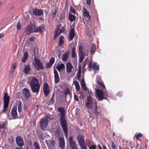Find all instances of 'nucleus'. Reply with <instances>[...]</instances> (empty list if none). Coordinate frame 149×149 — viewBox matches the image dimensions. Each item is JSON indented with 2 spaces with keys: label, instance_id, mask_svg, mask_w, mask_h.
<instances>
[{
  "label": "nucleus",
  "instance_id": "e2e57ef3",
  "mask_svg": "<svg viewBox=\"0 0 149 149\" xmlns=\"http://www.w3.org/2000/svg\"><path fill=\"white\" fill-rule=\"evenodd\" d=\"M69 142L73 141V137L72 136H70L69 137Z\"/></svg>",
  "mask_w": 149,
  "mask_h": 149
},
{
  "label": "nucleus",
  "instance_id": "052dcab7",
  "mask_svg": "<svg viewBox=\"0 0 149 149\" xmlns=\"http://www.w3.org/2000/svg\"><path fill=\"white\" fill-rule=\"evenodd\" d=\"M65 30V27H63L60 30V32L61 33L62 32H64Z\"/></svg>",
  "mask_w": 149,
  "mask_h": 149
},
{
  "label": "nucleus",
  "instance_id": "f8f14e48",
  "mask_svg": "<svg viewBox=\"0 0 149 149\" xmlns=\"http://www.w3.org/2000/svg\"><path fill=\"white\" fill-rule=\"evenodd\" d=\"M82 14L84 17H86L89 20L91 21V16L89 12L85 7L83 8Z\"/></svg>",
  "mask_w": 149,
  "mask_h": 149
},
{
  "label": "nucleus",
  "instance_id": "7ed1b4c3",
  "mask_svg": "<svg viewBox=\"0 0 149 149\" xmlns=\"http://www.w3.org/2000/svg\"><path fill=\"white\" fill-rule=\"evenodd\" d=\"M34 65L35 66L37 70H39L41 69L43 70L44 67L42 63L40 60L36 58V56H34Z\"/></svg>",
  "mask_w": 149,
  "mask_h": 149
},
{
  "label": "nucleus",
  "instance_id": "a211bd4d",
  "mask_svg": "<svg viewBox=\"0 0 149 149\" xmlns=\"http://www.w3.org/2000/svg\"><path fill=\"white\" fill-rule=\"evenodd\" d=\"M54 82L56 83H58L59 82V77L57 71L54 69Z\"/></svg>",
  "mask_w": 149,
  "mask_h": 149
},
{
  "label": "nucleus",
  "instance_id": "de8ad7c7",
  "mask_svg": "<svg viewBox=\"0 0 149 149\" xmlns=\"http://www.w3.org/2000/svg\"><path fill=\"white\" fill-rule=\"evenodd\" d=\"M24 57L27 59L28 56V54L27 51H25L23 52V56Z\"/></svg>",
  "mask_w": 149,
  "mask_h": 149
},
{
  "label": "nucleus",
  "instance_id": "338daca9",
  "mask_svg": "<svg viewBox=\"0 0 149 149\" xmlns=\"http://www.w3.org/2000/svg\"><path fill=\"white\" fill-rule=\"evenodd\" d=\"M83 88V89L85 91H87V88L86 87V85L83 86V87H81Z\"/></svg>",
  "mask_w": 149,
  "mask_h": 149
},
{
  "label": "nucleus",
  "instance_id": "0eeeda50",
  "mask_svg": "<svg viewBox=\"0 0 149 149\" xmlns=\"http://www.w3.org/2000/svg\"><path fill=\"white\" fill-rule=\"evenodd\" d=\"M93 101L91 97L90 96H88L87 100L86 102V107L88 109H92L93 106Z\"/></svg>",
  "mask_w": 149,
  "mask_h": 149
},
{
  "label": "nucleus",
  "instance_id": "09e8293b",
  "mask_svg": "<svg viewBox=\"0 0 149 149\" xmlns=\"http://www.w3.org/2000/svg\"><path fill=\"white\" fill-rule=\"evenodd\" d=\"M89 149H96V146L95 145H92L90 146H88Z\"/></svg>",
  "mask_w": 149,
  "mask_h": 149
},
{
  "label": "nucleus",
  "instance_id": "864d4df0",
  "mask_svg": "<svg viewBox=\"0 0 149 149\" xmlns=\"http://www.w3.org/2000/svg\"><path fill=\"white\" fill-rule=\"evenodd\" d=\"M88 60H84L83 63V68H84L86 65L87 63L88 62Z\"/></svg>",
  "mask_w": 149,
  "mask_h": 149
},
{
  "label": "nucleus",
  "instance_id": "58836bf2",
  "mask_svg": "<svg viewBox=\"0 0 149 149\" xmlns=\"http://www.w3.org/2000/svg\"><path fill=\"white\" fill-rule=\"evenodd\" d=\"M74 84L75 86V88L77 91H79L80 89V86L78 81H74Z\"/></svg>",
  "mask_w": 149,
  "mask_h": 149
},
{
  "label": "nucleus",
  "instance_id": "37998d69",
  "mask_svg": "<svg viewBox=\"0 0 149 149\" xmlns=\"http://www.w3.org/2000/svg\"><path fill=\"white\" fill-rule=\"evenodd\" d=\"M142 134L141 133H139L137 134H136L135 135L134 137L136 138V140H139V138L142 137Z\"/></svg>",
  "mask_w": 149,
  "mask_h": 149
},
{
  "label": "nucleus",
  "instance_id": "2eb2a0df",
  "mask_svg": "<svg viewBox=\"0 0 149 149\" xmlns=\"http://www.w3.org/2000/svg\"><path fill=\"white\" fill-rule=\"evenodd\" d=\"M32 12L35 15L40 16L43 14V10L42 9H39L36 8H33L32 9Z\"/></svg>",
  "mask_w": 149,
  "mask_h": 149
},
{
  "label": "nucleus",
  "instance_id": "20e7f679",
  "mask_svg": "<svg viewBox=\"0 0 149 149\" xmlns=\"http://www.w3.org/2000/svg\"><path fill=\"white\" fill-rule=\"evenodd\" d=\"M10 99V97L8 95L7 92H6L4 94L3 97V112H4L8 107Z\"/></svg>",
  "mask_w": 149,
  "mask_h": 149
},
{
  "label": "nucleus",
  "instance_id": "5701e85b",
  "mask_svg": "<svg viewBox=\"0 0 149 149\" xmlns=\"http://www.w3.org/2000/svg\"><path fill=\"white\" fill-rule=\"evenodd\" d=\"M23 94L25 98L26 99H28L30 96L29 91L27 88L24 89L23 91Z\"/></svg>",
  "mask_w": 149,
  "mask_h": 149
},
{
  "label": "nucleus",
  "instance_id": "a19ab883",
  "mask_svg": "<svg viewBox=\"0 0 149 149\" xmlns=\"http://www.w3.org/2000/svg\"><path fill=\"white\" fill-rule=\"evenodd\" d=\"M33 146V149H40L39 144L36 141L34 143Z\"/></svg>",
  "mask_w": 149,
  "mask_h": 149
},
{
  "label": "nucleus",
  "instance_id": "e433bc0d",
  "mask_svg": "<svg viewBox=\"0 0 149 149\" xmlns=\"http://www.w3.org/2000/svg\"><path fill=\"white\" fill-rule=\"evenodd\" d=\"M65 18V13L64 11H61L60 14L59 19L62 21Z\"/></svg>",
  "mask_w": 149,
  "mask_h": 149
},
{
  "label": "nucleus",
  "instance_id": "cd10ccee",
  "mask_svg": "<svg viewBox=\"0 0 149 149\" xmlns=\"http://www.w3.org/2000/svg\"><path fill=\"white\" fill-rule=\"evenodd\" d=\"M96 83L101 88L103 91L104 90V89L105 90H106V88L105 86L104 83H103L102 82L97 81Z\"/></svg>",
  "mask_w": 149,
  "mask_h": 149
},
{
  "label": "nucleus",
  "instance_id": "aec40b11",
  "mask_svg": "<svg viewBox=\"0 0 149 149\" xmlns=\"http://www.w3.org/2000/svg\"><path fill=\"white\" fill-rule=\"evenodd\" d=\"M94 102L95 103V112L96 114L97 118H99L101 116V113L100 110H98L97 109V103L95 100H94Z\"/></svg>",
  "mask_w": 149,
  "mask_h": 149
},
{
  "label": "nucleus",
  "instance_id": "c756f323",
  "mask_svg": "<svg viewBox=\"0 0 149 149\" xmlns=\"http://www.w3.org/2000/svg\"><path fill=\"white\" fill-rule=\"evenodd\" d=\"M57 10L58 8L56 7H55L54 9H52L51 10V15L53 18L55 17Z\"/></svg>",
  "mask_w": 149,
  "mask_h": 149
},
{
  "label": "nucleus",
  "instance_id": "423d86ee",
  "mask_svg": "<svg viewBox=\"0 0 149 149\" xmlns=\"http://www.w3.org/2000/svg\"><path fill=\"white\" fill-rule=\"evenodd\" d=\"M74 29V25H73V24L69 31V36L68 38L70 41L72 40L75 36V32Z\"/></svg>",
  "mask_w": 149,
  "mask_h": 149
},
{
  "label": "nucleus",
  "instance_id": "4468645a",
  "mask_svg": "<svg viewBox=\"0 0 149 149\" xmlns=\"http://www.w3.org/2000/svg\"><path fill=\"white\" fill-rule=\"evenodd\" d=\"M34 32H39L42 34L45 31V26L44 25L42 24L41 26L36 28L35 26H34Z\"/></svg>",
  "mask_w": 149,
  "mask_h": 149
},
{
  "label": "nucleus",
  "instance_id": "f03ea898",
  "mask_svg": "<svg viewBox=\"0 0 149 149\" xmlns=\"http://www.w3.org/2000/svg\"><path fill=\"white\" fill-rule=\"evenodd\" d=\"M32 92L38 94L40 88V86L38 80L35 77H33L29 83Z\"/></svg>",
  "mask_w": 149,
  "mask_h": 149
},
{
  "label": "nucleus",
  "instance_id": "13d9d810",
  "mask_svg": "<svg viewBox=\"0 0 149 149\" xmlns=\"http://www.w3.org/2000/svg\"><path fill=\"white\" fill-rule=\"evenodd\" d=\"M116 95L118 97H121L123 94L121 92H119L117 93Z\"/></svg>",
  "mask_w": 149,
  "mask_h": 149
},
{
  "label": "nucleus",
  "instance_id": "72a5a7b5",
  "mask_svg": "<svg viewBox=\"0 0 149 149\" xmlns=\"http://www.w3.org/2000/svg\"><path fill=\"white\" fill-rule=\"evenodd\" d=\"M96 46L95 44H92L91 47V55L94 54L96 50Z\"/></svg>",
  "mask_w": 149,
  "mask_h": 149
},
{
  "label": "nucleus",
  "instance_id": "4d7b16f0",
  "mask_svg": "<svg viewBox=\"0 0 149 149\" xmlns=\"http://www.w3.org/2000/svg\"><path fill=\"white\" fill-rule=\"evenodd\" d=\"M74 99L75 100H76L78 102L79 101V100L77 96L75 94L74 95Z\"/></svg>",
  "mask_w": 149,
  "mask_h": 149
},
{
  "label": "nucleus",
  "instance_id": "39448f33",
  "mask_svg": "<svg viewBox=\"0 0 149 149\" xmlns=\"http://www.w3.org/2000/svg\"><path fill=\"white\" fill-rule=\"evenodd\" d=\"M15 141L17 145L21 148L24 145L23 139L19 135L16 137Z\"/></svg>",
  "mask_w": 149,
  "mask_h": 149
},
{
  "label": "nucleus",
  "instance_id": "a18cd8bd",
  "mask_svg": "<svg viewBox=\"0 0 149 149\" xmlns=\"http://www.w3.org/2000/svg\"><path fill=\"white\" fill-rule=\"evenodd\" d=\"M80 148L82 149H87V146L85 144V143L79 145Z\"/></svg>",
  "mask_w": 149,
  "mask_h": 149
},
{
  "label": "nucleus",
  "instance_id": "79ce46f5",
  "mask_svg": "<svg viewBox=\"0 0 149 149\" xmlns=\"http://www.w3.org/2000/svg\"><path fill=\"white\" fill-rule=\"evenodd\" d=\"M69 144L71 148L77 146L76 144L74 141L70 142Z\"/></svg>",
  "mask_w": 149,
  "mask_h": 149
},
{
  "label": "nucleus",
  "instance_id": "2f4dec72",
  "mask_svg": "<svg viewBox=\"0 0 149 149\" xmlns=\"http://www.w3.org/2000/svg\"><path fill=\"white\" fill-rule=\"evenodd\" d=\"M65 68V65L63 63L61 64L56 66V68L59 72L61 71V70H63Z\"/></svg>",
  "mask_w": 149,
  "mask_h": 149
},
{
  "label": "nucleus",
  "instance_id": "473e14b6",
  "mask_svg": "<svg viewBox=\"0 0 149 149\" xmlns=\"http://www.w3.org/2000/svg\"><path fill=\"white\" fill-rule=\"evenodd\" d=\"M64 37L62 36L61 35L59 38V45L60 46H62L64 44Z\"/></svg>",
  "mask_w": 149,
  "mask_h": 149
},
{
  "label": "nucleus",
  "instance_id": "49530a36",
  "mask_svg": "<svg viewBox=\"0 0 149 149\" xmlns=\"http://www.w3.org/2000/svg\"><path fill=\"white\" fill-rule=\"evenodd\" d=\"M70 12L73 13L74 14H75L76 13V11L74 8L71 6H70Z\"/></svg>",
  "mask_w": 149,
  "mask_h": 149
},
{
  "label": "nucleus",
  "instance_id": "3c124183",
  "mask_svg": "<svg viewBox=\"0 0 149 149\" xmlns=\"http://www.w3.org/2000/svg\"><path fill=\"white\" fill-rule=\"evenodd\" d=\"M81 73H77V79L79 81L80 79Z\"/></svg>",
  "mask_w": 149,
  "mask_h": 149
},
{
  "label": "nucleus",
  "instance_id": "9b49d317",
  "mask_svg": "<svg viewBox=\"0 0 149 149\" xmlns=\"http://www.w3.org/2000/svg\"><path fill=\"white\" fill-rule=\"evenodd\" d=\"M50 91L49 87L48 84L46 83L44 84L43 92L45 96L47 97Z\"/></svg>",
  "mask_w": 149,
  "mask_h": 149
},
{
  "label": "nucleus",
  "instance_id": "6e6d98bb",
  "mask_svg": "<svg viewBox=\"0 0 149 149\" xmlns=\"http://www.w3.org/2000/svg\"><path fill=\"white\" fill-rule=\"evenodd\" d=\"M16 66H17L16 63H14L12 65L11 68L15 69L16 68Z\"/></svg>",
  "mask_w": 149,
  "mask_h": 149
},
{
  "label": "nucleus",
  "instance_id": "ea45409f",
  "mask_svg": "<svg viewBox=\"0 0 149 149\" xmlns=\"http://www.w3.org/2000/svg\"><path fill=\"white\" fill-rule=\"evenodd\" d=\"M8 142L10 144H13L14 142V139L13 136H11L8 138Z\"/></svg>",
  "mask_w": 149,
  "mask_h": 149
},
{
  "label": "nucleus",
  "instance_id": "6e6552de",
  "mask_svg": "<svg viewBox=\"0 0 149 149\" xmlns=\"http://www.w3.org/2000/svg\"><path fill=\"white\" fill-rule=\"evenodd\" d=\"M98 100L99 101H101L104 99L103 95V91L99 89H97L96 90Z\"/></svg>",
  "mask_w": 149,
  "mask_h": 149
},
{
  "label": "nucleus",
  "instance_id": "680f3d73",
  "mask_svg": "<svg viewBox=\"0 0 149 149\" xmlns=\"http://www.w3.org/2000/svg\"><path fill=\"white\" fill-rule=\"evenodd\" d=\"M27 59V58L23 56L22 59V61L23 63H24L26 61Z\"/></svg>",
  "mask_w": 149,
  "mask_h": 149
},
{
  "label": "nucleus",
  "instance_id": "1a4fd4ad",
  "mask_svg": "<svg viewBox=\"0 0 149 149\" xmlns=\"http://www.w3.org/2000/svg\"><path fill=\"white\" fill-rule=\"evenodd\" d=\"M48 121L44 119H41L40 121V126L41 127V129L42 130H45L47 126L48 125Z\"/></svg>",
  "mask_w": 149,
  "mask_h": 149
},
{
  "label": "nucleus",
  "instance_id": "5fc2aeb1",
  "mask_svg": "<svg viewBox=\"0 0 149 149\" xmlns=\"http://www.w3.org/2000/svg\"><path fill=\"white\" fill-rule=\"evenodd\" d=\"M111 147L113 149H115L116 148V145H115L114 143L112 141L111 142Z\"/></svg>",
  "mask_w": 149,
  "mask_h": 149
},
{
  "label": "nucleus",
  "instance_id": "393cba45",
  "mask_svg": "<svg viewBox=\"0 0 149 149\" xmlns=\"http://www.w3.org/2000/svg\"><path fill=\"white\" fill-rule=\"evenodd\" d=\"M55 61V59L53 57H52L49 60V62L47 63L46 67L47 68H49L52 66Z\"/></svg>",
  "mask_w": 149,
  "mask_h": 149
},
{
  "label": "nucleus",
  "instance_id": "bb28decb",
  "mask_svg": "<svg viewBox=\"0 0 149 149\" xmlns=\"http://www.w3.org/2000/svg\"><path fill=\"white\" fill-rule=\"evenodd\" d=\"M22 102L21 101L19 102L18 105V111L20 115L24 116V113H22Z\"/></svg>",
  "mask_w": 149,
  "mask_h": 149
},
{
  "label": "nucleus",
  "instance_id": "603ef678",
  "mask_svg": "<svg viewBox=\"0 0 149 149\" xmlns=\"http://www.w3.org/2000/svg\"><path fill=\"white\" fill-rule=\"evenodd\" d=\"M70 93V92L69 90H66L65 92H64V94L65 95V97L67 96L68 94Z\"/></svg>",
  "mask_w": 149,
  "mask_h": 149
},
{
  "label": "nucleus",
  "instance_id": "ddd939ff",
  "mask_svg": "<svg viewBox=\"0 0 149 149\" xmlns=\"http://www.w3.org/2000/svg\"><path fill=\"white\" fill-rule=\"evenodd\" d=\"M88 67L90 69H94L96 70H98L99 69V65H97V63L95 62L92 63L91 61L88 65Z\"/></svg>",
  "mask_w": 149,
  "mask_h": 149
},
{
  "label": "nucleus",
  "instance_id": "c9c22d12",
  "mask_svg": "<svg viewBox=\"0 0 149 149\" xmlns=\"http://www.w3.org/2000/svg\"><path fill=\"white\" fill-rule=\"evenodd\" d=\"M61 132L62 131L61 129H56L55 130V135L56 137H58L61 136Z\"/></svg>",
  "mask_w": 149,
  "mask_h": 149
},
{
  "label": "nucleus",
  "instance_id": "b1692460",
  "mask_svg": "<svg viewBox=\"0 0 149 149\" xmlns=\"http://www.w3.org/2000/svg\"><path fill=\"white\" fill-rule=\"evenodd\" d=\"M31 70V67L28 64L25 65L23 70V72L25 73L26 74H28L30 72Z\"/></svg>",
  "mask_w": 149,
  "mask_h": 149
},
{
  "label": "nucleus",
  "instance_id": "4c0bfd02",
  "mask_svg": "<svg viewBox=\"0 0 149 149\" xmlns=\"http://www.w3.org/2000/svg\"><path fill=\"white\" fill-rule=\"evenodd\" d=\"M75 48L74 47L72 48V58H74V59L75 58L76 56H77V55L75 52Z\"/></svg>",
  "mask_w": 149,
  "mask_h": 149
},
{
  "label": "nucleus",
  "instance_id": "412c9836",
  "mask_svg": "<svg viewBox=\"0 0 149 149\" xmlns=\"http://www.w3.org/2000/svg\"><path fill=\"white\" fill-rule=\"evenodd\" d=\"M61 25H59L58 27H56L55 30V33L53 37V39L54 40L56 39L57 37L61 33L60 32H59L60 26H61Z\"/></svg>",
  "mask_w": 149,
  "mask_h": 149
},
{
  "label": "nucleus",
  "instance_id": "c03bdc74",
  "mask_svg": "<svg viewBox=\"0 0 149 149\" xmlns=\"http://www.w3.org/2000/svg\"><path fill=\"white\" fill-rule=\"evenodd\" d=\"M16 27L18 30H20L21 29V24L19 21H18L17 23Z\"/></svg>",
  "mask_w": 149,
  "mask_h": 149
},
{
  "label": "nucleus",
  "instance_id": "774afa93",
  "mask_svg": "<svg viewBox=\"0 0 149 149\" xmlns=\"http://www.w3.org/2000/svg\"><path fill=\"white\" fill-rule=\"evenodd\" d=\"M30 40L32 41H33L34 40V37H32L30 38Z\"/></svg>",
  "mask_w": 149,
  "mask_h": 149
},
{
  "label": "nucleus",
  "instance_id": "0e129e2a",
  "mask_svg": "<svg viewBox=\"0 0 149 149\" xmlns=\"http://www.w3.org/2000/svg\"><path fill=\"white\" fill-rule=\"evenodd\" d=\"M15 71V69L11 68L10 70V72L11 73H13L14 71Z\"/></svg>",
  "mask_w": 149,
  "mask_h": 149
},
{
  "label": "nucleus",
  "instance_id": "a878e982",
  "mask_svg": "<svg viewBox=\"0 0 149 149\" xmlns=\"http://www.w3.org/2000/svg\"><path fill=\"white\" fill-rule=\"evenodd\" d=\"M69 54V53L68 52H65L63 54L62 60L63 61H67Z\"/></svg>",
  "mask_w": 149,
  "mask_h": 149
},
{
  "label": "nucleus",
  "instance_id": "6ab92c4d",
  "mask_svg": "<svg viewBox=\"0 0 149 149\" xmlns=\"http://www.w3.org/2000/svg\"><path fill=\"white\" fill-rule=\"evenodd\" d=\"M66 68L67 72L70 73L72 72L73 66L70 62H68L66 64Z\"/></svg>",
  "mask_w": 149,
  "mask_h": 149
},
{
  "label": "nucleus",
  "instance_id": "69168bd1",
  "mask_svg": "<svg viewBox=\"0 0 149 149\" xmlns=\"http://www.w3.org/2000/svg\"><path fill=\"white\" fill-rule=\"evenodd\" d=\"M86 4L89 5L90 4L91 0H86Z\"/></svg>",
  "mask_w": 149,
  "mask_h": 149
},
{
  "label": "nucleus",
  "instance_id": "7c9ffc66",
  "mask_svg": "<svg viewBox=\"0 0 149 149\" xmlns=\"http://www.w3.org/2000/svg\"><path fill=\"white\" fill-rule=\"evenodd\" d=\"M76 16L71 13H69V19L71 22H72L75 20Z\"/></svg>",
  "mask_w": 149,
  "mask_h": 149
},
{
  "label": "nucleus",
  "instance_id": "dca6fc26",
  "mask_svg": "<svg viewBox=\"0 0 149 149\" xmlns=\"http://www.w3.org/2000/svg\"><path fill=\"white\" fill-rule=\"evenodd\" d=\"M59 140V145L61 149H64L65 147V142L63 137H60L58 138Z\"/></svg>",
  "mask_w": 149,
  "mask_h": 149
},
{
  "label": "nucleus",
  "instance_id": "4be33fe9",
  "mask_svg": "<svg viewBox=\"0 0 149 149\" xmlns=\"http://www.w3.org/2000/svg\"><path fill=\"white\" fill-rule=\"evenodd\" d=\"M77 139L79 145L85 143L84 136L79 135L77 137Z\"/></svg>",
  "mask_w": 149,
  "mask_h": 149
},
{
  "label": "nucleus",
  "instance_id": "bf43d9fd",
  "mask_svg": "<svg viewBox=\"0 0 149 149\" xmlns=\"http://www.w3.org/2000/svg\"><path fill=\"white\" fill-rule=\"evenodd\" d=\"M54 98H51L50 100V104H53L54 102Z\"/></svg>",
  "mask_w": 149,
  "mask_h": 149
},
{
  "label": "nucleus",
  "instance_id": "c85d7f7f",
  "mask_svg": "<svg viewBox=\"0 0 149 149\" xmlns=\"http://www.w3.org/2000/svg\"><path fill=\"white\" fill-rule=\"evenodd\" d=\"M6 124H7V122H0V130H1L2 129H4V130H2V132H3L4 130L6 129L5 125Z\"/></svg>",
  "mask_w": 149,
  "mask_h": 149
},
{
  "label": "nucleus",
  "instance_id": "8fccbe9b",
  "mask_svg": "<svg viewBox=\"0 0 149 149\" xmlns=\"http://www.w3.org/2000/svg\"><path fill=\"white\" fill-rule=\"evenodd\" d=\"M81 87H83V86L86 85L84 79H83L81 81Z\"/></svg>",
  "mask_w": 149,
  "mask_h": 149
},
{
  "label": "nucleus",
  "instance_id": "f704fd0d",
  "mask_svg": "<svg viewBox=\"0 0 149 149\" xmlns=\"http://www.w3.org/2000/svg\"><path fill=\"white\" fill-rule=\"evenodd\" d=\"M34 26H34L33 27L30 25L28 26L27 27V30L31 33L35 32L33 30Z\"/></svg>",
  "mask_w": 149,
  "mask_h": 149
},
{
  "label": "nucleus",
  "instance_id": "f3484780",
  "mask_svg": "<svg viewBox=\"0 0 149 149\" xmlns=\"http://www.w3.org/2000/svg\"><path fill=\"white\" fill-rule=\"evenodd\" d=\"M17 107H14L12 108L10 112L12 116L15 119H16L17 116Z\"/></svg>",
  "mask_w": 149,
  "mask_h": 149
},
{
  "label": "nucleus",
  "instance_id": "f257e3e1",
  "mask_svg": "<svg viewBox=\"0 0 149 149\" xmlns=\"http://www.w3.org/2000/svg\"><path fill=\"white\" fill-rule=\"evenodd\" d=\"M57 110L60 113V123L63 131L66 138L68 137V126L67 121L65 118V109L63 107L57 108Z\"/></svg>",
  "mask_w": 149,
  "mask_h": 149
},
{
  "label": "nucleus",
  "instance_id": "9d476101",
  "mask_svg": "<svg viewBox=\"0 0 149 149\" xmlns=\"http://www.w3.org/2000/svg\"><path fill=\"white\" fill-rule=\"evenodd\" d=\"M79 62H82L85 57V54L83 52V49L81 46H80L79 47Z\"/></svg>",
  "mask_w": 149,
  "mask_h": 149
}]
</instances>
